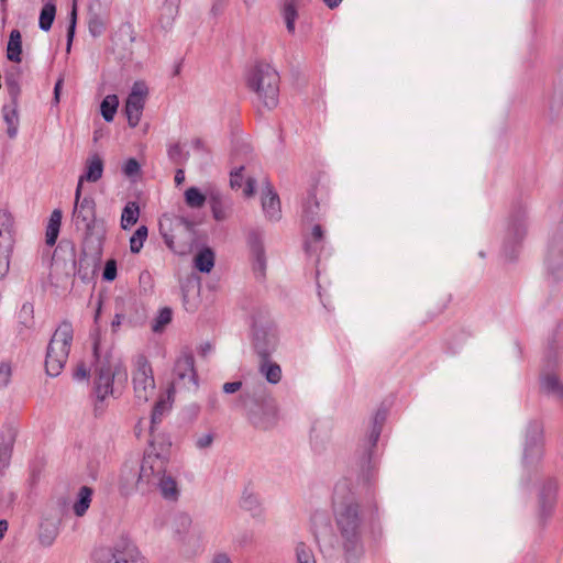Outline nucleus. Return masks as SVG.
<instances>
[{
  "label": "nucleus",
  "instance_id": "nucleus-1",
  "mask_svg": "<svg viewBox=\"0 0 563 563\" xmlns=\"http://www.w3.org/2000/svg\"><path fill=\"white\" fill-rule=\"evenodd\" d=\"M332 509L345 561L355 563L364 552V518L355 495L346 485L335 487Z\"/></svg>",
  "mask_w": 563,
  "mask_h": 563
},
{
  "label": "nucleus",
  "instance_id": "nucleus-2",
  "mask_svg": "<svg viewBox=\"0 0 563 563\" xmlns=\"http://www.w3.org/2000/svg\"><path fill=\"white\" fill-rule=\"evenodd\" d=\"M239 406L244 410L249 423L258 431H271L279 422L277 404L272 398L254 397L243 394L239 397Z\"/></svg>",
  "mask_w": 563,
  "mask_h": 563
},
{
  "label": "nucleus",
  "instance_id": "nucleus-3",
  "mask_svg": "<svg viewBox=\"0 0 563 563\" xmlns=\"http://www.w3.org/2000/svg\"><path fill=\"white\" fill-rule=\"evenodd\" d=\"M247 86L264 108L272 110L279 102V75L268 64L256 65L247 76Z\"/></svg>",
  "mask_w": 563,
  "mask_h": 563
},
{
  "label": "nucleus",
  "instance_id": "nucleus-4",
  "mask_svg": "<svg viewBox=\"0 0 563 563\" xmlns=\"http://www.w3.org/2000/svg\"><path fill=\"white\" fill-rule=\"evenodd\" d=\"M159 233L174 253L185 255L190 252L195 236L190 221L179 217L163 216L159 219Z\"/></svg>",
  "mask_w": 563,
  "mask_h": 563
},
{
  "label": "nucleus",
  "instance_id": "nucleus-5",
  "mask_svg": "<svg viewBox=\"0 0 563 563\" xmlns=\"http://www.w3.org/2000/svg\"><path fill=\"white\" fill-rule=\"evenodd\" d=\"M73 334V325L67 320L60 322L53 333L45 358L47 375L56 377L63 371L69 355Z\"/></svg>",
  "mask_w": 563,
  "mask_h": 563
},
{
  "label": "nucleus",
  "instance_id": "nucleus-6",
  "mask_svg": "<svg viewBox=\"0 0 563 563\" xmlns=\"http://www.w3.org/2000/svg\"><path fill=\"white\" fill-rule=\"evenodd\" d=\"M169 457L165 453H158L154 448L150 449L141 463L136 478V487L142 493L152 490L154 485L167 473Z\"/></svg>",
  "mask_w": 563,
  "mask_h": 563
},
{
  "label": "nucleus",
  "instance_id": "nucleus-7",
  "mask_svg": "<svg viewBox=\"0 0 563 563\" xmlns=\"http://www.w3.org/2000/svg\"><path fill=\"white\" fill-rule=\"evenodd\" d=\"M96 563H146V561L131 539L120 538L96 553Z\"/></svg>",
  "mask_w": 563,
  "mask_h": 563
},
{
  "label": "nucleus",
  "instance_id": "nucleus-8",
  "mask_svg": "<svg viewBox=\"0 0 563 563\" xmlns=\"http://www.w3.org/2000/svg\"><path fill=\"white\" fill-rule=\"evenodd\" d=\"M132 385L134 397L140 404L147 402L155 394L156 385L153 369L143 355L136 356L133 362Z\"/></svg>",
  "mask_w": 563,
  "mask_h": 563
},
{
  "label": "nucleus",
  "instance_id": "nucleus-9",
  "mask_svg": "<svg viewBox=\"0 0 563 563\" xmlns=\"http://www.w3.org/2000/svg\"><path fill=\"white\" fill-rule=\"evenodd\" d=\"M81 191L80 185H77L71 223L77 231H81L89 236L92 234L97 221L96 201L90 196L81 197Z\"/></svg>",
  "mask_w": 563,
  "mask_h": 563
},
{
  "label": "nucleus",
  "instance_id": "nucleus-10",
  "mask_svg": "<svg viewBox=\"0 0 563 563\" xmlns=\"http://www.w3.org/2000/svg\"><path fill=\"white\" fill-rule=\"evenodd\" d=\"M92 357L96 360L95 393L99 400H104L113 394V379L118 374V366H112L109 360L101 361L98 353V341L93 342Z\"/></svg>",
  "mask_w": 563,
  "mask_h": 563
},
{
  "label": "nucleus",
  "instance_id": "nucleus-11",
  "mask_svg": "<svg viewBox=\"0 0 563 563\" xmlns=\"http://www.w3.org/2000/svg\"><path fill=\"white\" fill-rule=\"evenodd\" d=\"M526 234V212L523 209H518L510 213L506 224L504 252L509 260L516 257V249L525 239Z\"/></svg>",
  "mask_w": 563,
  "mask_h": 563
},
{
  "label": "nucleus",
  "instance_id": "nucleus-12",
  "mask_svg": "<svg viewBox=\"0 0 563 563\" xmlns=\"http://www.w3.org/2000/svg\"><path fill=\"white\" fill-rule=\"evenodd\" d=\"M544 435L540 421L528 423L525 432L523 461L527 464L539 462L543 455Z\"/></svg>",
  "mask_w": 563,
  "mask_h": 563
},
{
  "label": "nucleus",
  "instance_id": "nucleus-13",
  "mask_svg": "<svg viewBox=\"0 0 563 563\" xmlns=\"http://www.w3.org/2000/svg\"><path fill=\"white\" fill-rule=\"evenodd\" d=\"M147 93L148 89L145 82L135 81L133 84L124 106V112L131 128H135L141 121Z\"/></svg>",
  "mask_w": 563,
  "mask_h": 563
},
{
  "label": "nucleus",
  "instance_id": "nucleus-14",
  "mask_svg": "<svg viewBox=\"0 0 563 563\" xmlns=\"http://www.w3.org/2000/svg\"><path fill=\"white\" fill-rule=\"evenodd\" d=\"M178 386L181 388H197L198 386V375L195 369V358L190 353L181 354L174 366V380L172 384V388Z\"/></svg>",
  "mask_w": 563,
  "mask_h": 563
},
{
  "label": "nucleus",
  "instance_id": "nucleus-15",
  "mask_svg": "<svg viewBox=\"0 0 563 563\" xmlns=\"http://www.w3.org/2000/svg\"><path fill=\"white\" fill-rule=\"evenodd\" d=\"M279 343L277 330L274 325H255L253 332V346L258 357H271Z\"/></svg>",
  "mask_w": 563,
  "mask_h": 563
},
{
  "label": "nucleus",
  "instance_id": "nucleus-16",
  "mask_svg": "<svg viewBox=\"0 0 563 563\" xmlns=\"http://www.w3.org/2000/svg\"><path fill=\"white\" fill-rule=\"evenodd\" d=\"M172 529L177 539L184 544L190 543L191 539H200L202 531L198 526L192 525L191 517L186 512H177L172 520Z\"/></svg>",
  "mask_w": 563,
  "mask_h": 563
},
{
  "label": "nucleus",
  "instance_id": "nucleus-17",
  "mask_svg": "<svg viewBox=\"0 0 563 563\" xmlns=\"http://www.w3.org/2000/svg\"><path fill=\"white\" fill-rule=\"evenodd\" d=\"M103 168L104 164L101 156L97 153L91 154L86 161L85 172L78 178L77 185H80V190H82L84 181L97 183L99 179H101L103 175Z\"/></svg>",
  "mask_w": 563,
  "mask_h": 563
},
{
  "label": "nucleus",
  "instance_id": "nucleus-18",
  "mask_svg": "<svg viewBox=\"0 0 563 563\" xmlns=\"http://www.w3.org/2000/svg\"><path fill=\"white\" fill-rule=\"evenodd\" d=\"M262 208L267 219L277 221L280 219V201L278 195L273 190L269 183H266Z\"/></svg>",
  "mask_w": 563,
  "mask_h": 563
},
{
  "label": "nucleus",
  "instance_id": "nucleus-19",
  "mask_svg": "<svg viewBox=\"0 0 563 563\" xmlns=\"http://www.w3.org/2000/svg\"><path fill=\"white\" fill-rule=\"evenodd\" d=\"M209 202L212 216L217 221H223L229 218L232 210V201L229 198L216 191L210 194Z\"/></svg>",
  "mask_w": 563,
  "mask_h": 563
},
{
  "label": "nucleus",
  "instance_id": "nucleus-20",
  "mask_svg": "<svg viewBox=\"0 0 563 563\" xmlns=\"http://www.w3.org/2000/svg\"><path fill=\"white\" fill-rule=\"evenodd\" d=\"M299 1L298 0H282L280 1V15L285 22L287 32L291 35L296 32V21L299 16Z\"/></svg>",
  "mask_w": 563,
  "mask_h": 563
},
{
  "label": "nucleus",
  "instance_id": "nucleus-21",
  "mask_svg": "<svg viewBox=\"0 0 563 563\" xmlns=\"http://www.w3.org/2000/svg\"><path fill=\"white\" fill-rule=\"evenodd\" d=\"M157 487L163 499L167 501H177L180 496V489L176 478L166 473L155 485Z\"/></svg>",
  "mask_w": 563,
  "mask_h": 563
},
{
  "label": "nucleus",
  "instance_id": "nucleus-22",
  "mask_svg": "<svg viewBox=\"0 0 563 563\" xmlns=\"http://www.w3.org/2000/svg\"><path fill=\"white\" fill-rule=\"evenodd\" d=\"M13 217L7 210H0V246L13 247Z\"/></svg>",
  "mask_w": 563,
  "mask_h": 563
},
{
  "label": "nucleus",
  "instance_id": "nucleus-23",
  "mask_svg": "<svg viewBox=\"0 0 563 563\" xmlns=\"http://www.w3.org/2000/svg\"><path fill=\"white\" fill-rule=\"evenodd\" d=\"M18 107V102L11 101L10 103L4 104L2 108L3 120L7 124V134L10 139L15 137L18 134L20 122Z\"/></svg>",
  "mask_w": 563,
  "mask_h": 563
},
{
  "label": "nucleus",
  "instance_id": "nucleus-24",
  "mask_svg": "<svg viewBox=\"0 0 563 563\" xmlns=\"http://www.w3.org/2000/svg\"><path fill=\"white\" fill-rule=\"evenodd\" d=\"M540 388L542 393L555 397L563 404V384L555 374L542 375Z\"/></svg>",
  "mask_w": 563,
  "mask_h": 563
},
{
  "label": "nucleus",
  "instance_id": "nucleus-25",
  "mask_svg": "<svg viewBox=\"0 0 563 563\" xmlns=\"http://www.w3.org/2000/svg\"><path fill=\"white\" fill-rule=\"evenodd\" d=\"M258 372L269 384L276 385L282 379V368L271 357H260Z\"/></svg>",
  "mask_w": 563,
  "mask_h": 563
},
{
  "label": "nucleus",
  "instance_id": "nucleus-26",
  "mask_svg": "<svg viewBox=\"0 0 563 563\" xmlns=\"http://www.w3.org/2000/svg\"><path fill=\"white\" fill-rule=\"evenodd\" d=\"M239 505L241 509L250 512L253 517H260L263 514L260 497L247 488L243 490Z\"/></svg>",
  "mask_w": 563,
  "mask_h": 563
},
{
  "label": "nucleus",
  "instance_id": "nucleus-27",
  "mask_svg": "<svg viewBox=\"0 0 563 563\" xmlns=\"http://www.w3.org/2000/svg\"><path fill=\"white\" fill-rule=\"evenodd\" d=\"M63 212L60 209H54L49 216L48 223L46 225L45 242L48 246L55 245L60 225H62Z\"/></svg>",
  "mask_w": 563,
  "mask_h": 563
},
{
  "label": "nucleus",
  "instance_id": "nucleus-28",
  "mask_svg": "<svg viewBox=\"0 0 563 563\" xmlns=\"http://www.w3.org/2000/svg\"><path fill=\"white\" fill-rule=\"evenodd\" d=\"M22 54V35L16 29L10 32L8 45H7V57L9 60L14 63L21 62Z\"/></svg>",
  "mask_w": 563,
  "mask_h": 563
},
{
  "label": "nucleus",
  "instance_id": "nucleus-29",
  "mask_svg": "<svg viewBox=\"0 0 563 563\" xmlns=\"http://www.w3.org/2000/svg\"><path fill=\"white\" fill-rule=\"evenodd\" d=\"M57 536L58 525L56 520H45L41 522L38 530V540L42 545L51 547L54 543Z\"/></svg>",
  "mask_w": 563,
  "mask_h": 563
},
{
  "label": "nucleus",
  "instance_id": "nucleus-30",
  "mask_svg": "<svg viewBox=\"0 0 563 563\" xmlns=\"http://www.w3.org/2000/svg\"><path fill=\"white\" fill-rule=\"evenodd\" d=\"M44 5L40 13L38 25L42 31H49L56 15L55 0H43Z\"/></svg>",
  "mask_w": 563,
  "mask_h": 563
},
{
  "label": "nucleus",
  "instance_id": "nucleus-31",
  "mask_svg": "<svg viewBox=\"0 0 563 563\" xmlns=\"http://www.w3.org/2000/svg\"><path fill=\"white\" fill-rule=\"evenodd\" d=\"M173 391H174L173 389H169L167 397H161L156 401V404L153 408L152 416H151V423H152L151 431H153L155 424H157L162 421L163 416L170 410V408H172L170 395Z\"/></svg>",
  "mask_w": 563,
  "mask_h": 563
},
{
  "label": "nucleus",
  "instance_id": "nucleus-32",
  "mask_svg": "<svg viewBox=\"0 0 563 563\" xmlns=\"http://www.w3.org/2000/svg\"><path fill=\"white\" fill-rule=\"evenodd\" d=\"M140 217V207L135 201H129L122 210L121 214V228L123 230H129L132 225H134Z\"/></svg>",
  "mask_w": 563,
  "mask_h": 563
},
{
  "label": "nucleus",
  "instance_id": "nucleus-33",
  "mask_svg": "<svg viewBox=\"0 0 563 563\" xmlns=\"http://www.w3.org/2000/svg\"><path fill=\"white\" fill-rule=\"evenodd\" d=\"M137 474L139 473L133 467L124 466L122 468L121 474H120V490L123 494L128 495L131 492H133L134 489L140 490L135 485V483H136L135 477Z\"/></svg>",
  "mask_w": 563,
  "mask_h": 563
},
{
  "label": "nucleus",
  "instance_id": "nucleus-34",
  "mask_svg": "<svg viewBox=\"0 0 563 563\" xmlns=\"http://www.w3.org/2000/svg\"><path fill=\"white\" fill-rule=\"evenodd\" d=\"M214 266V253L211 249H202L195 257V267L201 273H209Z\"/></svg>",
  "mask_w": 563,
  "mask_h": 563
},
{
  "label": "nucleus",
  "instance_id": "nucleus-35",
  "mask_svg": "<svg viewBox=\"0 0 563 563\" xmlns=\"http://www.w3.org/2000/svg\"><path fill=\"white\" fill-rule=\"evenodd\" d=\"M323 231L319 224L312 228L311 234L305 240V251L308 254H314L322 249Z\"/></svg>",
  "mask_w": 563,
  "mask_h": 563
},
{
  "label": "nucleus",
  "instance_id": "nucleus-36",
  "mask_svg": "<svg viewBox=\"0 0 563 563\" xmlns=\"http://www.w3.org/2000/svg\"><path fill=\"white\" fill-rule=\"evenodd\" d=\"M92 489L88 486L80 487L78 492V499L74 504V512L76 516L81 517L88 510L91 503Z\"/></svg>",
  "mask_w": 563,
  "mask_h": 563
},
{
  "label": "nucleus",
  "instance_id": "nucleus-37",
  "mask_svg": "<svg viewBox=\"0 0 563 563\" xmlns=\"http://www.w3.org/2000/svg\"><path fill=\"white\" fill-rule=\"evenodd\" d=\"M297 563H317L312 548L303 541H297L294 545Z\"/></svg>",
  "mask_w": 563,
  "mask_h": 563
},
{
  "label": "nucleus",
  "instance_id": "nucleus-38",
  "mask_svg": "<svg viewBox=\"0 0 563 563\" xmlns=\"http://www.w3.org/2000/svg\"><path fill=\"white\" fill-rule=\"evenodd\" d=\"M119 107V99L117 95H108L101 102L100 110L101 115L107 122H111L114 119Z\"/></svg>",
  "mask_w": 563,
  "mask_h": 563
},
{
  "label": "nucleus",
  "instance_id": "nucleus-39",
  "mask_svg": "<svg viewBox=\"0 0 563 563\" xmlns=\"http://www.w3.org/2000/svg\"><path fill=\"white\" fill-rule=\"evenodd\" d=\"M148 230L145 225H141L136 229L133 235L130 238V251L134 254L140 253L144 242L147 239Z\"/></svg>",
  "mask_w": 563,
  "mask_h": 563
},
{
  "label": "nucleus",
  "instance_id": "nucleus-40",
  "mask_svg": "<svg viewBox=\"0 0 563 563\" xmlns=\"http://www.w3.org/2000/svg\"><path fill=\"white\" fill-rule=\"evenodd\" d=\"M185 201L190 208H201L206 202V196L196 187L185 191Z\"/></svg>",
  "mask_w": 563,
  "mask_h": 563
},
{
  "label": "nucleus",
  "instance_id": "nucleus-41",
  "mask_svg": "<svg viewBox=\"0 0 563 563\" xmlns=\"http://www.w3.org/2000/svg\"><path fill=\"white\" fill-rule=\"evenodd\" d=\"M173 312L169 308L165 307L159 310L157 317L154 320L152 325V330L154 332L162 331L170 321H172Z\"/></svg>",
  "mask_w": 563,
  "mask_h": 563
},
{
  "label": "nucleus",
  "instance_id": "nucleus-42",
  "mask_svg": "<svg viewBox=\"0 0 563 563\" xmlns=\"http://www.w3.org/2000/svg\"><path fill=\"white\" fill-rule=\"evenodd\" d=\"M104 29L106 22L100 15H90L88 21V30L93 37L100 36L103 33Z\"/></svg>",
  "mask_w": 563,
  "mask_h": 563
},
{
  "label": "nucleus",
  "instance_id": "nucleus-43",
  "mask_svg": "<svg viewBox=\"0 0 563 563\" xmlns=\"http://www.w3.org/2000/svg\"><path fill=\"white\" fill-rule=\"evenodd\" d=\"M168 158L175 164H183L187 159L179 143L170 144L167 148Z\"/></svg>",
  "mask_w": 563,
  "mask_h": 563
},
{
  "label": "nucleus",
  "instance_id": "nucleus-44",
  "mask_svg": "<svg viewBox=\"0 0 563 563\" xmlns=\"http://www.w3.org/2000/svg\"><path fill=\"white\" fill-rule=\"evenodd\" d=\"M13 247L0 246V279H2L9 272L10 256Z\"/></svg>",
  "mask_w": 563,
  "mask_h": 563
},
{
  "label": "nucleus",
  "instance_id": "nucleus-45",
  "mask_svg": "<svg viewBox=\"0 0 563 563\" xmlns=\"http://www.w3.org/2000/svg\"><path fill=\"white\" fill-rule=\"evenodd\" d=\"M5 85L8 88V92L11 97V101L18 102L19 96L21 93V88L16 77L14 75H8L5 77Z\"/></svg>",
  "mask_w": 563,
  "mask_h": 563
},
{
  "label": "nucleus",
  "instance_id": "nucleus-46",
  "mask_svg": "<svg viewBox=\"0 0 563 563\" xmlns=\"http://www.w3.org/2000/svg\"><path fill=\"white\" fill-rule=\"evenodd\" d=\"M92 360H90L88 363L82 361L80 363H78V365L76 366V369L74 372V377L77 379V380H82V379H87L90 375V372H91V365L92 363L96 364V360L91 356Z\"/></svg>",
  "mask_w": 563,
  "mask_h": 563
},
{
  "label": "nucleus",
  "instance_id": "nucleus-47",
  "mask_svg": "<svg viewBox=\"0 0 563 563\" xmlns=\"http://www.w3.org/2000/svg\"><path fill=\"white\" fill-rule=\"evenodd\" d=\"M76 23H77V1L74 0L73 8L70 11V16H69V25H68V30H67L68 48L70 47V44H71L74 35H75Z\"/></svg>",
  "mask_w": 563,
  "mask_h": 563
},
{
  "label": "nucleus",
  "instance_id": "nucleus-48",
  "mask_svg": "<svg viewBox=\"0 0 563 563\" xmlns=\"http://www.w3.org/2000/svg\"><path fill=\"white\" fill-rule=\"evenodd\" d=\"M384 418H385L384 413L380 415L379 412H377V415L374 419L373 429H372V432L369 435V442H371L372 446H374L376 444V442L380 435L382 422H383Z\"/></svg>",
  "mask_w": 563,
  "mask_h": 563
},
{
  "label": "nucleus",
  "instance_id": "nucleus-49",
  "mask_svg": "<svg viewBox=\"0 0 563 563\" xmlns=\"http://www.w3.org/2000/svg\"><path fill=\"white\" fill-rule=\"evenodd\" d=\"M141 170V165L135 158H129L122 166V172L128 177L136 176Z\"/></svg>",
  "mask_w": 563,
  "mask_h": 563
},
{
  "label": "nucleus",
  "instance_id": "nucleus-50",
  "mask_svg": "<svg viewBox=\"0 0 563 563\" xmlns=\"http://www.w3.org/2000/svg\"><path fill=\"white\" fill-rule=\"evenodd\" d=\"M319 209V202L314 197H309L303 206V214L307 220H313Z\"/></svg>",
  "mask_w": 563,
  "mask_h": 563
},
{
  "label": "nucleus",
  "instance_id": "nucleus-51",
  "mask_svg": "<svg viewBox=\"0 0 563 563\" xmlns=\"http://www.w3.org/2000/svg\"><path fill=\"white\" fill-rule=\"evenodd\" d=\"M117 277V264L114 261H108L103 269V279L112 282Z\"/></svg>",
  "mask_w": 563,
  "mask_h": 563
},
{
  "label": "nucleus",
  "instance_id": "nucleus-52",
  "mask_svg": "<svg viewBox=\"0 0 563 563\" xmlns=\"http://www.w3.org/2000/svg\"><path fill=\"white\" fill-rule=\"evenodd\" d=\"M11 377V366L8 363L0 364V387L9 384Z\"/></svg>",
  "mask_w": 563,
  "mask_h": 563
},
{
  "label": "nucleus",
  "instance_id": "nucleus-53",
  "mask_svg": "<svg viewBox=\"0 0 563 563\" xmlns=\"http://www.w3.org/2000/svg\"><path fill=\"white\" fill-rule=\"evenodd\" d=\"M214 437L212 433H205L196 440V446L198 449H207L213 443Z\"/></svg>",
  "mask_w": 563,
  "mask_h": 563
},
{
  "label": "nucleus",
  "instance_id": "nucleus-54",
  "mask_svg": "<svg viewBox=\"0 0 563 563\" xmlns=\"http://www.w3.org/2000/svg\"><path fill=\"white\" fill-rule=\"evenodd\" d=\"M242 170H243V167H240L235 172L231 173L230 185L234 189L240 188L242 186V181H243Z\"/></svg>",
  "mask_w": 563,
  "mask_h": 563
},
{
  "label": "nucleus",
  "instance_id": "nucleus-55",
  "mask_svg": "<svg viewBox=\"0 0 563 563\" xmlns=\"http://www.w3.org/2000/svg\"><path fill=\"white\" fill-rule=\"evenodd\" d=\"M241 387H242V382L236 380V382L224 383L222 386V389L225 394H233V393L239 391L241 389Z\"/></svg>",
  "mask_w": 563,
  "mask_h": 563
},
{
  "label": "nucleus",
  "instance_id": "nucleus-56",
  "mask_svg": "<svg viewBox=\"0 0 563 563\" xmlns=\"http://www.w3.org/2000/svg\"><path fill=\"white\" fill-rule=\"evenodd\" d=\"M210 563H232L231 559L227 553H216Z\"/></svg>",
  "mask_w": 563,
  "mask_h": 563
},
{
  "label": "nucleus",
  "instance_id": "nucleus-57",
  "mask_svg": "<svg viewBox=\"0 0 563 563\" xmlns=\"http://www.w3.org/2000/svg\"><path fill=\"white\" fill-rule=\"evenodd\" d=\"M256 181L253 178H249L246 180L245 187H244V195L246 197H251L255 191Z\"/></svg>",
  "mask_w": 563,
  "mask_h": 563
},
{
  "label": "nucleus",
  "instance_id": "nucleus-58",
  "mask_svg": "<svg viewBox=\"0 0 563 563\" xmlns=\"http://www.w3.org/2000/svg\"><path fill=\"white\" fill-rule=\"evenodd\" d=\"M185 180V173L183 169H177L175 174V183L176 185L183 184Z\"/></svg>",
  "mask_w": 563,
  "mask_h": 563
},
{
  "label": "nucleus",
  "instance_id": "nucleus-59",
  "mask_svg": "<svg viewBox=\"0 0 563 563\" xmlns=\"http://www.w3.org/2000/svg\"><path fill=\"white\" fill-rule=\"evenodd\" d=\"M9 457H10L9 449H4L2 452H0V463H3V466H5L8 464Z\"/></svg>",
  "mask_w": 563,
  "mask_h": 563
},
{
  "label": "nucleus",
  "instance_id": "nucleus-60",
  "mask_svg": "<svg viewBox=\"0 0 563 563\" xmlns=\"http://www.w3.org/2000/svg\"><path fill=\"white\" fill-rule=\"evenodd\" d=\"M62 84H63L62 79L57 80V82L55 84V87H54V100H55V102L59 101V91H60Z\"/></svg>",
  "mask_w": 563,
  "mask_h": 563
},
{
  "label": "nucleus",
  "instance_id": "nucleus-61",
  "mask_svg": "<svg viewBox=\"0 0 563 563\" xmlns=\"http://www.w3.org/2000/svg\"><path fill=\"white\" fill-rule=\"evenodd\" d=\"M322 1L324 2V4L328 8L334 9V8L339 7L343 0H322Z\"/></svg>",
  "mask_w": 563,
  "mask_h": 563
},
{
  "label": "nucleus",
  "instance_id": "nucleus-62",
  "mask_svg": "<svg viewBox=\"0 0 563 563\" xmlns=\"http://www.w3.org/2000/svg\"><path fill=\"white\" fill-rule=\"evenodd\" d=\"M8 530L7 520H0V540L3 538L4 532Z\"/></svg>",
  "mask_w": 563,
  "mask_h": 563
},
{
  "label": "nucleus",
  "instance_id": "nucleus-63",
  "mask_svg": "<svg viewBox=\"0 0 563 563\" xmlns=\"http://www.w3.org/2000/svg\"><path fill=\"white\" fill-rule=\"evenodd\" d=\"M257 262H258V265L261 266V268H263L264 267V256H263L262 250L257 251Z\"/></svg>",
  "mask_w": 563,
  "mask_h": 563
},
{
  "label": "nucleus",
  "instance_id": "nucleus-64",
  "mask_svg": "<svg viewBox=\"0 0 563 563\" xmlns=\"http://www.w3.org/2000/svg\"><path fill=\"white\" fill-rule=\"evenodd\" d=\"M121 319H122V316L117 313L114 316V319L112 320V327H118L121 324Z\"/></svg>",
  "mask_w": 563,
  "mask_h": 563
}]
</instances>
